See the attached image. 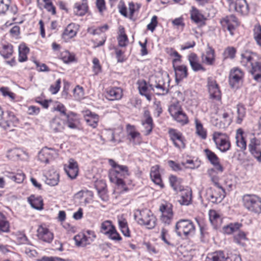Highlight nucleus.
Masks as SVG:
<instances>
[{
  "instance_id": "nucleus-1",
  "label": "nucleus",
  "mask_w": 261,
  "mask_h": 261,
  "mask_svg": "<svg viewBox=\"0 0 261 261\" xmlns=\"http://www.w3.org/2000/svg\"><path fill=\"white\" fill-rule=\"evenodd\" d=\"M137 85L140 94L152 90L158 95H165L169 91V76L166 72L158 73L151 75L148 83L144 80H139L137 82Z\"/></svg>"
},
{
  "instance_id": "nucleus-2",
  "label": "nucleus",
  "mask_w": 261,
  "mask_h": 261,
  "mask_svg": "<svg viewBox=\"0 0 261 261\" xmlns=\"http://www.w3.org/2000/svg\"><path fill=\"white\" fill-rule=\"evenodd\" d=\"M174 230L178 236L187 238L194 234L195 226L191 220L180 219L176 223Z\"/></svg>"
},
{
  "instance_id": "nucleus-3",
  "label": "nucleus",
  "mask_w": 261,
  "mask_h": 261,
  "mask_svg": "<svg viewBox=\"0 0 261 261\" xmlns=\"http://www.w3.org/2000/svg\"><path fill=\"white\" fill-rule=\"evenodd\" d=\"M242 201L248 211L258 215L261 214V197L255 194H245Z\"/></svg>"
},
{
  "instance_id": "nucleus-4",
  "label": "nucleus",
  "mask_w": 261,
  "mask_h": 261,
  "mask_svg": "<svg viewBox=\"0 0 261 261\" xmlns=\"http://www.w3.org/2000/svg\"><path fill=\"white\" fill-rule=\"evenodd\" d=\"M140 217L137 219L136 215L135 219L140 225H146L147 228L151 229L156 225V218L151 211L144 209L139 211Z\"/></svg>"
},
{
  "instance_id": "nucleus-5",
  "label": "nucleus",
  "mask_w": 261,
  "mask_h": 261,
  "mask_svg": "<svg viewBox=\"0 0 261 261\" xmlns=\"http://www.w3.org/2000/svg\"><path fill=\"white\" fill-rule=\"evenodd\" d=\"M168 133L170 140L176 148L178 149L186 148V139L180 131L175 128H169Z\"/></svg>"
},
{
  "instance_id": "nucleus-6",
  "label": "nucleus",
  "mask_w": 261,
  "mask_h": 261,
  "mask_svg": "<svg viewBox=\"0 0 261 261\" xmlns=\"http://www.w3.org/2000/svg\"><path fill=\"white\" fill-rule=\"evenodd\" d=\"M223 30H227L231 35H233V31L239 25L238 19L233 14L226 16L220 20Z\"/></svg>"
},
{
  "instance_id": "nucleus-7",
  "label": "nucleus",
  "mask_w": 261,
  "mask_h": 261,
  "mask_svg": "<svg viewBox=\"0 0 261 261\" xmlns=\"http://www.w3.org/2000/svg\"><path fill=\"white\" fill-rule=\"evenodd\" d=\"M172 207L170 203L162 204L160 206V211L162 213L161 220L165 225H169L173 220Z\"/></svg>"
},
{
  "instance_id": "nucleus-8",
  "label": "nucleus",
  "mask_w": 261,
  "mask_h": 261,
  "mask_svg": "<svg viewBox=\"0 0 261 261\" xmlns=\"http://www.w3.org/2000/svg\"><path fill=\"white\" fill-rule=\"evenodd\" d=\"M109 163L114 169L111 170L109 174H113L114 176H123V178H126L129 175L128 169L126 166L119 165L113 159H109Z\"/></svg>"
},
{
  "instance_id": "nucleus-9",
  "label": "nucleus",
  "mask_w": 261,
  "mask_h": 261,
  "mask_svg": "<svg viewBox=\"0 0 261 261\" xmlns=\"http://www.w3.org/2000/svg\"><path fill=\"white\" fill-rule=\"evenodd\" d=\"M249 11V5L246 0H236L234 3L230 5V12H236L242 15H246Z\"/></svg>"
},
{
  "instance_id": "nucleus-10",
  "label": "nucleus",
  "mask_w": 261,
  "mask_h": 261,
  "mask_svg": "<svg viewBox=\"0 0 261 261\" xmlns=\"http://www.w3.org/2000/svg\"><path fill=\"white\" fill-rule=\"evenodd\" d=\"M207 87L210 93V98L219 100L221 98V93L218 84L216 81L211 77L207 79Z\"/></svg>"
},
{
  "instance_id": "nucleus-11",
  "label": "nucleus",
  "mask_w": 261,
  "mask_h": 261,
  "mask_svg": "<svg viewBox=\"0 0 261 261\" xmlns=\"http://www.w3.org/2000/svg\"><path fill=\"white\" fill-rule=\"evenodd\" d=\"M248 150L251 155L259 163H261V148L258 140L254 137L250 140Z\"/></svg>"
},
{
  "instance_id": "nucleus-12",
  "label": "nucleus",
  "mask_w": 261,
  "mask_h": 261,
  "mask_svg": "<svg viewBox=\"0 0 261 261\" xmlns=\"http://www.w3.org/2000/svg\"><path fill=\"white\" fill-rule=\"evenodd\" d=\"M64 169L68 176L71 179L76 178L78 175L79 165L77 162L72 158L69 159L68 165H64Z\"/></svg>"
},
{
  "instance_id": "nucleus-13",
  "label": "nucleus",
  "mask_w": 261,
  "mask_h": 261,
  "mask_svg": "<svg viewBox=\"0 0 261 261\" xmlns=\"http://www.w3.org/2000/svg\"><path fill=\"white\" fill-rule=\"evenodd\" d=\"M243 72L238 68H234L232 69L229 74V83L230 87L236 88L238 87V84L243 77Z\"/></svg>"
},
{
  "instance_id": "nucleus-14",
  "label": "nucleus",
  "mask_w": 261,
  "mask_h": 261,
  "mask_svg": "<svg viewBox=\"0 0 261 261\" xmlns=\"http://www.w3.org/2000/svg\"><path fill=\"white\" fill-rule=\"evenodd\" d=\"M63 120L65 125L69 128L73 129L78 128L80 121L76 113L71 111L68 112V114L65 116V119Z\"/></svg>"
},
{
  "instance_id": "nucleus-15",
  "label": "nucleus",
  "mask_w": 261,
  "mask_h": 261,
  "mask_svg": "<svg viewBox=\"0 0 261 261\" xmlns=\"http://www.w3.org/2000/svg\"><path fill=\"white\" fill-rule=\"evenodd\" d=\"M37 231L39 239L48 243L53 241L54 234L48 228L44 227L41 225L39 226Z\"/></svg>"
},
{
  "instance_id": "nucleus-16",
  "label": "nucleus",
  "mask_w": 261,
  "mask_h": 261,
  "mask_svg": "<svg viewBox=\"0 0 261 261\" xmlns=\"http://www.w3.org/2000/svg\"><path fill=\"white\" fill-rule=\"evenodd\" d=\"M242 62H246L247 63H250V65H261V57L257 61L258 57L255 53L245 51L241 54Z\"/></svg>"
},
{
  "instance_id": "nucleus-17",
  "label": "nucleus",
  "mask_w": 261,
  "mask_h": 261,
  "mask_svg": "<svg viewBox=\"0 0 261 261\" xmlns=\"http://www.w3.org/2000/svg\"><path fill=\"white\" fill-rule=\"evenodd\" d=\"M122 95V89L121 88L115 87L107 89L106 97L109 100L113 101L120 99Z\"/></svg>"
},
{
  "instance_id": "nucleus-18",
  "label": "nucleus",
  "mask_w": 261,
  "mask_h": 261,
  "mask_svg": "<svg viewBox=\"0 0 261 261\" xmlns=\"http://www.w3.org/2000/svg\"><path fill=\"white\" fill-rule=\"evenodd\" d=\"M208 196V199L213 203L220 202L225 197L226 193L224 190V192L221 191L220 192H217L216 190L210 188L208 191L207 193Z\"/></svg>"
},
{
  "instance_id": "nucleus-19",
  "label": "nucleus",
  "mask_w": 261,
  "mask_h": 261,
  "mask_svg": "<svg viewBox=\"0 0 261 261\" xmlns=\"http://www.w3.org/2000/svg\"><path fill=\"white\" fill-rule=\"evenodd\" d=\"M215 50L207 44L205 54L201 56L202 62L204 64L212 65L215 60Z\"/></svg>"
},
{
  "instance_id": "nucleus-20",
  "label": "nucleus",
  "mask_w": 261,
  "mask_h": 261,
  "mask_svg": "<svg viewBox=\"0 0 261 261\" xmlns=\"http://www.w3.org/2000/svg\"><path fill=\"white\" fill-rule=\"evenodd\" d=\"M236 139L237 146L241 149L242 151H245L247 148V142L242 128H240L237 130Z\"/></svg>"
},
{
  "instance_id": "nucleus-21",
  "label": "nucleus",
  "mask_w": 261,
  "mask_h": 261,
  "mask_svg": "<svg viewBox=\"0 0 261 261\" xmlns=\"http://www.w3.org/2000/svg\"><path fill=\"white\" fill-rule=\"evenodd\" d=\"M150 176L152 181L155 184L159 185L161 188H163L164 187L159 171V166L158 165L151 167Z\"/></svg>"
},
{
  "instance_id": "nucleus-22",
  "label": "nucleus",
  "mask_w": 261,
  "mask_h": 261,
  "mask_svg": "<svg viewBox=\"0 0 261 261\" xmlns=\"http://www.w3.org/2000/svg\"><path fill=\"white\" fill-rule=\"evenodd\" d=\"M65 123L63 120L56 117L50 122V127L54 133L62 132L64 129Z\"/></svg>"
},
{
  "instance_id": "nucleus-23",
  "label": "nucleus",
  "mask_w": 261,
  "mask_h": 261,
  "mask_svg": "<svg viewBox=\"0 0 261 261\" xmlns=\"http://www.w3.org/2000/svg\"><path fill=\"white\" fill-rule=\"evenodd\" d=\"M228 256H225L224 251L219 250L209 253L205 261H227Z\"/></svg>"
},
{
  "instance_id": "nucleus-24",
  "label": "nucleus",
  "mask_w": 261,
  "mask_h": 261,
  "mask_svg": "<svg viewBox=\"0 0 261 261\" xmlns=\"http://www.w3.org/2000/svg\"><path fill=\"white\" fill-rule=\"evenodd\" d=\"M73 239L76 245L79 247H85L93 241V239L83 233L76 235Z\"/></svg>"
},
{
  "instance_id": "nucleus-25",
  "label": "nucleus",
  "mask_w": 261,
  "mask_h": 261,
  "mask_svg": "<svg viewBox=\"0 0 261 261\" xmlns=\"http://www.w3.org/2000/svg\"><path fill=\"white\" fill-rule=\"evenodd\" d=\"M74 9V13L76 15L84 16L88 10L87 0H83L82 3H76Z\"/></svg>"
},
{
  "instance_id": "nucleus-26",
  "label": "nucleus",
  "mask_w": 261,
  "mask_h": 261,
  "mask_svg": "<svg viewBox=\"0 0 261 261\" xmlns=\"http://www.w3.org/2000/svg\"><path fill=\"white\" fill-rule=\"evenodd\" d=\"M209 219L214 229H218L222 223V219L219 214L215 210H211L209 213Z\"/></svg>"
},
{
  "instance_id": "nucleus-27",
  "label": "nucleus",
  "mask_w": 261,
  "mask_h": 261,
  "mask_svg": "<svg viewBox=\"0 0 261 261\" xmlns=\"http://www.w3.org/2000/svg\"><path fill=\"white\" fill-rule=\"evenodd\" d=\"M175 75L176 82L178 83L188 75L187 66H173Z\"/></svg>"
},
{
  "instance_id": "nucleus-28",
  "label": "nucleus",
  "mask_w": 261,
  "mask_h": 261,
  "mask_svg": "<svg viewBox=\"0 0 261 261\" xmlns=\"http://www.w3.org/2000/svg\"><path fill=\"white\" fill-rule=\"evenodd\" d=\"M28 201L31 206L37 210H41L43 208V199L41 196L35 197L31 195L28 198Z\"/></svg>"
},
{
  "instance_id": "nucleus-29",
  "label": "nucleus",
  "mask_w": 261,
  "mask_h": 261,
  "mask_svg": "<svg viewBox=\"0 0 261 261\" xmlns=\"http://www.w3.org/2000/svg\"><path fill=\"white\" fill-rule=\"evenodd\" d=\"M77 25L74 23H70L65 29L62 33V37L65 38H72L75 36L77 34Z\"/></svg>"
},
{
  "instance_id": "nucleus-30",
  "label": "nucleus",
  "mask_w": 261,
  "mask_h": 261,
  "mask_svg": "<svg viewBox=\"0 0 261 261\" xmlns=\"http://www.w3.org/2000/svg\"><path fill=\"white\" fill-rule=\"evenodd\" d=\"M190 18L197 24L202 22L205 20L203 15L195 7H192L190 10Z\"/></svg>"
},
{
  "instance_id": "nucleus-31",
  "label": "nucleus",
  "mask_w": 261,
  "mask_h": 261,
  "mask_svg": "<svg viewBox=\"0 0 261 261\" xmlns=\"http://www.w3.org/2000/svg\"><path fill=\"white\" fill-rule=\"evenodd\" d=\"M215 143L217 148L222 152H226L231 146L230 142L227 138L221 139L219 141H216Z\"/></svg>"
},
{
  "instance_id": "nucleus-32",
  "label": "nucleus",
  "mask_w": 261,
  "mask_h": 261,
  "mask_svg": "<svg viewBox=\"0 0 261 261\" xmlns=\"http://www.w3.org/2000/svg\"><path fill=\"white\" fill-rule=\"evenodd\" d=\"M54 150L51 148L44 147L42 148L39 152L38 158V160L43 163L47 164L49 163L50 159L49 151Z\"/></svg>"
},
{
  "instance_id": "nucleus-33",
  "label": "nucleus",
  "mask_w": 261,
  "mask_h": 261,
  "mask_svg": "<svg viewBox=\"0 0 261 261\" xmlns=\"http://www.w3.org/2000/svg\"><path fill=\"white\" fill-rule=\"evenodd\" d=\"M237 117L236 119V123L237 124H241L244 118L246 116V108L242 103H239L237 105Z\"/></svg>"
},
{
  "instance_id": "nucleus-34",
  "label": "nucleus",
  "mask_w": 261,
  "mask_h": 261,
  "mask_svg": "<svg viewBox=\"0 0 261 261\" xmlns=\"http://www.w3.org/2000/svg\"><path fill=\"white\" fill-rule=\"evenodd\" d=\"M115 226L111 220H105L101 223L99 231L106 236Z\"/></svg>"
},
{
  "instance_id": "nucleus-35",
  "label": "nucleus",
  "mask_w": 261,
  "mask_h": 261,
  "mask_svg": "<svg viewBox=\"0 0 261 261\" xmlns=\"http://www.w3.org/2000/svg\"><path fill=\"white\" fill-rule=\"evenodd\" d=\"M242 226V224L239 222L231 223L223 227L224 233L230 234L239 230Z\"/></svg>"
},
{
  "instance_id": "nucleus-36",
  "label": "nucleus",
  "mask_w": 261,
  "mask_h": 261,
  "mask_svg": "<svg viewBox=\"0 0 261 261\" xmlns=\"http://www.w3.org/2000/svg\"><path fill=\"white\" fill-rule=\"evenodd\" d=\"M110 180L115 184L118 187L123 188L124 191H127L128 188L125 187V183L123 180V176H114L113 174H109Z\"/></svg>"
},
{
  "instance_id": "nucleus-37",
  "label": "nucleus",
  "mask_w": 261,
  "mask_h": 261,
  "mask_svg": "<svg viewBox=\"0 0 261 261\" xmlns=\"http://www.w3.org/2000/svg\"><path fill=\"white\" fill-rule=\"evenodd\" d=\"M13 53V46L10 43L4 44L1 50H0L1 55L5 59L10 58Z\"/></svg>"
},
{
  "instance_id": "nucleus-38",
  "label": "nucleus",
  "mask_w": 261,
  "mask_h": 261,
  "mask_svg": "<svg viewBox=\"0 0 261 261\" xmlns=\"http://www.w3.org/2000/svg\"><path fill=\"white\" fill-rule=\"evenodd\" d=\"M30 49L24 44H20L18 47L19 58L18 61L22 62L27 60V54L29 53Z\"/></svg>"
},
{
  "instance_id": "nucleus-39",
  "label": "nucleus",
  "mask_w": 261,
  "mask_h": 261,
  "mask_svg": "<svg viewBox=\"0 0 261 261\" xmlns=\"http://www.w3.org/2000/svg\"><path fill=\"white\" fill-rule=\"evenodd\" d=\"M59 181V175L56 172H54L53 174L46 176L45 183L51 186H55L58 185Z\"/></svg>"
},
{
  "instance_id": "nucleus-40",
  "label": "nucleus",
  "mask_w": 261,
  "mask_h": 261,
  "mask_svg": "<svg viewBox=\"0 0 261 261\" xmlns=\"http://www.w3.org/2000/svg\"><path fill=\"white\" fill-rule=\"evenodd\" d=\"M173 119L181 125L187 124L189 123V119L187 114L183 111H181L175 116L172 117Z\"/></svg>"
},
{
  "instance_id": "nucleus-41",
  "label": "nucleus",
  "mask_w": 261,
  "mask_h": 261,
  "mask_svg": "<svg viewBox=\"0 0 261 261\" xmlns=\"http://www.w3.org/2000/svg\"><path fill=\"white\" fill-rule=\"evenodd\" d=\"M181 179L178 178L176 176L171 175L169 177V182L170 186L175 191H181V187L180 186Z\"/></svg>"
},
{
  "instance_id": "nucleus-42",
  "label": "nucleus",
  "mask_w": 261,
  "mask_h": 261,
  "mask_svg": "<svg viewBox=\"0 0 261 261\" xmlns=\"http://www.w3.org/2000/svg\"><path fill=\"white\" fill-rule=\"evenodd\" d=\"M192 200V194L190 191H186L182 193L179 202L181 205H188Z\"/></svg>"
},
{
  "instance_id": "nucleus-43",
  "label": "nucleus",
  "mask_w": 261,
  "mask_h": 261,
  "mask_svg": "<svg viewBox=\"0 0 261 261\" xmlns=\"http://www.w3.org/2000/svg\"><path fill=\"white\" fill-rule=\"evenodd\" d=\"M9 231V224L5 215L0 212V233Z\"/></svg>"
},
{
  "instance_id": "nucleus-44",
  "label": "nucleus",
  "mask_w": 261,
  "mask_h": 261,
  "mask_svg": "<svg viewBox=\"0 0 261 261\" xmlns=\"http://www.w3.org/2000/svg\"><path fill=\"white\" fill-rule=\"evenodd\" d=\"M106 236L109 239L115 243H120L122 240V237L117 231L115 226Z\"/></svg>"
},
{
  "instance_id": "nucleus-45",
  "label": "nucleus",
  "mask_w": 261,
  "mask_h": 261,
  "mask_svg": "<svg viewBox=\"0 0 261 261\" xmlns=\"http://www.w3.org/2000/svg\"><path fill=\"white\" fill-rule=\"evenodd\" d=\"M196 133L202 139H205L207 137L206 130L203 128L202 124L198 120H195Z\"/></svg>"
},
{
  "instance_id": "nucleus-46",
  "label": "nucleus",
  "mask_w": 261,
  "mask_h": 261,
  "mask_svg": "<svg viewBox=\"0 0 261 261\" xmlns=\"http://www.w3.org/2000/svg\"><path fill=\"white\" fill-rule=\"evenodd\" d=\"M204 152L206 158L212 164L219 160V159L216 154L210 149L208 148L205 149L204 150Z\"/></svg>"
},
{
  "instance_id": "nucleus-47",
  "label": "nucleus",
  "mask_w": 261,
  "mask_h": 261,
  "mask_svg": "<svg viewBox=\"0 0 261 261\" xmlns=\"http://www.w3.org/2000/svg\"><path fill=\"white\" fill-rule=\"evenodd\" d=\"M251 74L253 76L254 80L261 82V66H251Z\"/></svg>"
},
{
  "instance_id": "nucleus-48",
  "label": "nucleus",
  "mask_w": 261,
  "mask_h": 261,
  "mask_svg": "<svg viewBox=\"0 0 261 261\" xmlns=\"http://www.w3.org/2000/svg\"><path fill=\"white\" fill-rule=\"evenodd\" d=\"M182 110V109L181 107L178 102L172 103L168 109V111L172 117L175 116L176 114L178 113Z\"/></svg>"
},
{
  "instance_id": "nucleus-49",
  "label": "nucleus",
  "mask_w": 261,
  "mask_h": 261,
  "mask_svg": "<svg viewBox=\"0 0 261 261\" xmlns=\"http://www.w3.org/2000/svg\"><path fill=\"white\" fill-rule=\"evenodd\" d=\"M120 34L118 37V44L120 46L124 47L126 45V43L128 42V38L125 33L123 28L120 30Z\"/></svg>"
},
{
  "instance_id": "nucleus-50",
  "label": "nucleus",
  "mask_w": 261,
  "mask_h": 261,
  "mask_svg": "<svg viewBox=\"0 0 261 261\" xmlns=\"http://www.w3.org/2000/svg\"><path fill=\"white\" fill-rule=\"evenodd\" d=\"M215 172V169H211L208 170V174L211 177L212 181L214 183L219 189L221 190L222 192H224V189L218 182V176L216 175H213V173Z\"/></svg>"
},
{
  "instance_id": "nucleus-51",
  "label": "nucleus",
  "mask_w": 261,
  "mask_h": 261,
  "mask_svg": "<svg viewBox=\"0 0 261 261\" xmlns=\"http://www.w3.org/2000/svg\"><path fill=\"white\" fill-rule=\"evenodd\" d=\"M44 3V8L48 12L51 13L53 15L56 14V8L54 6L53 2L51 0H43Z\"/></svg>"
},
{
  "instance_id": "nucleus-52",
  "label": "nucleus",
  "mask_w": 261,
  "mask_h": 261,
  "mask_svg": "<svg viewBox=\"0 0 261 261\" xmlns=\"http://www.w3.org/2000/svg\"><path fill=\"white\" fill-rule=\"evenodd\" d=\"M84 91L82 87L77 85L73 89V96L77 100H80L84 97Z\"/></svg>"
},
{
  "instance_id": "nucleus-53",
  "label": "nucleus",
  "mask_w": 261,
  "mask_h": 261,
  "mask_svg": "<svg viewBox=\"0 0 261 261\" xmlns=\"http://www.w3.org/2000/svg\"><path fill=\"white\" fill-rule=\"evenodd\" d=\"M11 4V0H0V14H6Z\"/></svg>"
},
{
  "instance_id": "nucleus-54",
  "label": "nucleus",
  "mask_w": 261,
  "mask_h": 261,
  "mask_svg": "<svg viewBox=\"0 0 261 261\" xmlns=\"http://www.w3.org/2000/svg\"><path fill=\"white\" fill-rule=\"evenodd\" d=\"M126 131L129 136H130L133 139H135L140 135V133L135 130V127L134 125L130 124L126 125Z\"/></svg>"
},
{
  "instance_id": "nucleus-55",
  "label": "nucleus",
  "mask_w": 261,
  "mask_h": 261,
  "mask_svg": "<svg viewBox=\"0 0 261 261\" xmlns=\"http://www.w3.org/2000/svg\"><path fill=\"white\" fill-rule=\"evenodd\" d=\"M0 91L4 96H8L12 100L15 99L16 97L15 94L11 92L8 87H2L0 88Z\"/></svg>"
},
{
  "instance_id": "nucleus-56",
  "label": "nucleus",
  "mask_w": 261,
  "mask_h": 261,
  "mask_svg": "<svg viewBox=\"0 0 261 261\" xmlns=\"http://www.w3.org/2000/svg\"><path fill=\"white\" fill-rule=\"evenodd\" d=\"M142 124L143 125L145 124L147 125V126L145 127V128L146 129L147 132L146 135H149L152 132L153 126V123L152 117L145 118V121L142 122Z\"/></svg>"
},
{
  "instance_id": "nucleus-57",
  "label": "nucleus",
  "mask_w": 261,
  "mask_h": 261,
  "mask_svg": "<svg viewBox=\"0 0 261 261\" xmlns=\"http://www.w3.org/2000/svg\"><path fill=\"white\" fill-rule=\"evenodd\" d=\"M158 23V16L154 15L151 18L150 22L147 24V29L151 32H153L157 27Z\"/></svg>"
},
{
  "instance_id": "nucleus-58",
  "label": "nucleus",
  "mask_w": 261,
  "mask_h": 261,
  "mask_svg": "<svg viewBox=\"0 0 261 261\" xmlns=\"http://www.w3.org/2000/svg\"><path fill=\"white\" fill-rule=\"evenodd\" d=\"M61 80L60 79H58L55 85H51L49 90L53 94H57L61 87Z\"/></svg>"
},
{
  "instance_id": "nucleus-59",
  "label": "nucleus",
  "mask_w": 261,
  "mask_h": 261,
  "mask_svg": "<svg viewBox=\"0 0 261 261\" xmlns=\"http://www.w3.org/2000/svg\"><path fill=\"white\" fill-rule=\"evenodd\" d=\"M254 38L257 44L261 47V27H255L254 30Z\"/></svg>"
},
{
  "instance_id": "nucleus-60",
  "label": "nucleus",
  "mask_w": 261,
  "mask_h": 261,
  "mask_svg": "<svg viewBox=\"0 0 261 261\" xmlns=\"http://www.w3.org/2000/svg\"><path fill=\"white\" fill-rule=\"evenodd\" d=\"M94 119L91 118H85V120L87 125L90 126L93 128H96L98 125V122L99 121V116L94 115Z\"/></svg>"
},
{
  "instance_id": "nucleus-61",
  "label": "nucleus",
  "mask_w": 261,
  "mask_h": 261,
  "mask_svg": "<svg viewBox=\"0 0 261 261\" xmlns=\"http://www.w3.org/2000/svg\"><path fill=\"white\" fill-rule=\"evenodd\" d=\"M62 59L63 62L66 64L73 62L76 60L75 55L69 51L66 53V55L63 57Z\"/></svg>"
},
{
  "instance_id": "nucleus-62",
  "label": "nucleus",
  "mask_w": 261,
  "mask_h": 261,
  "mask_svg": "<svg viewBox=\"0 0 261 261\" xmlns=\"http://www.w3.org/2000/svg\"><path fill=\"white\" fill-rule=\"evenodd\" d=\"M236 49L233 47H228L224 51V54L225 58L233 59L235 57Z\"/></svg>"
},
{
  "instance_id": "nucleus-63",
  "label": "nucleus",
  "mask_w": 261,
  "mask_h": 261,
  "mask_svg": "<svg viewBox=\"0 0 261 261\" xmlns=\"http://www.w3.org/2000/svg\"><path fill=\"white\" fill-rule=\"evenodd\" d=\"M119 13L124 17L127 16V8L123 0H121L118 5Z\"/></svg>"
},
{
  "instance_id": "nucleus-64",
  "label": "nucleus",
  "mask_w": 261,
  "mask_h": 261,
  "mask_svg": "<svg viewBox=\"0 0 261 261\" xmlns=\"http://www.w3.org/2000/svg\"><path fill=\"white\" fill-rule=\"evenodd\" d=\"M200 232V239L202 242H205L208 235L207 231V227L205 226H202L199 223Z\"/></svg>"
}]
</instances>
